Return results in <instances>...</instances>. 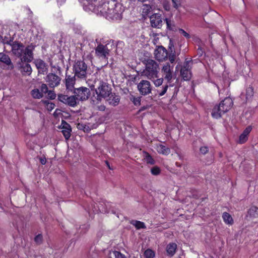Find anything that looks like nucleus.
Here are the masks:
<instances>
[{
    "label": "nucleus",
    "mask_w": 258,
    "mask_h": 258,
    "mask_svg": "<svg viewBox=\"0 0 258 258\" xmlns=\"http://www.w3.org/2000/svg\"><path fill=\"white\" fill-rule=\"evenodd\" d=\"M3 43L7 44L11 46V51L13 55L18 57L22 62H31L34 59L33 51L36 45L31 43L25 46L19 41H13V39L5 41V38Z\"/></svg>",
    "instance_id": "nucleus-1"
},
{
    "label": "nucleus",
    "mask_w": 258,
    "mask_h": 258,
    "mask_svg": "<svg viewBox=\"0 0 258 258\" xmlns=\"http://www.w3.org/2000/svg\"><path fill=\"white\" fill-rule=\"evenodd\" d=\"M233 104V100L230 97H226L221 101L218 105H216L213 109L211 115L213 117L218 119L222 114L228 111Z\"/></svg>",
    "instance_id": "nucleus-2"
},
{
    "label": "nucleus",
    "mask_w": 258,
    "mask_h": 258,
    "mask_svg": "<svg viewBox=\"0 0 258 258\" xmlns=\"http://www.w3.org/2000/svg\"><path fill=\"white\" fill-rule=\"evenodd\" d=\"M144 63L146 65V69L144 73L149 79H154L158 78L159 72V65L153 59H145Z\"/></svg>",
    "instance_id": "nucleus-3"
},
{
    "label": "nucleus",
    "mask_w": 258,
    "mask_h": 258,
    "mask_svg": "<svg viewBox=\"0 0 258 258\" xmlns=\"http://www.w3.org/2000/svg\"><path fill=\"white\" fill-rule=\"evenodd\" d=\"M73 71L78 78L86 79L88 72V65L84 60H77L73 65Z\"/></svg>",
    "instance_id": "nucleus-4"
},
{
    "label": "nucleus",
    "mask_w": 258,
    "mask_h": 258,
    "mask_svg": "<svg viewBox=\"0 0 258 258\" xmlns=\"http://www.w3.org/2000/svg\"><path fill=\"white\" fill-rule=\"evenodd\" d=\"M95 91L97 95L96 99L101 101L102 99H106L107 96L110 95L112 88L107 83L101 81L99 86L95 89Z\"/></svg>",
    "instance_id": "nucleus-5"
},
{
    "label": "nucleus",
    "mask_w": 258,
    "mask_h": 258,
    "mask_svg": "<svg viewBox=\"0 0 258 258\" xmlns=\"http://www.w3.org/2000/svg\"><path fill=\"white\" fill-rule=\"evenodd\" d=\"M108 3H102L101 4L96 6L92 3H90L88 1L83 3L84 9L86 11H91L93 12H99L101 13H108L111 14L110 11L108 9Z\"/></svg>",
    "instance_id": "nucleus-6"
},
{
    "label": "nucleus",
    "mask_w": 258,
    "mask_h": 258,
    "mask_svg": "<svg viewBox=\"0 0 258 258\" xmlns=\"http://www.w3.org/2000/svg\"><path fill=\"white\" fill-rule=\"evenodd\" d=\"M71 93H73L79 103V101L87 100L91 96V91L89 88L86 87L75 88Z\"/></svg>",
    "instance_id": "nucleus-7"
},
{
    "label": "nucleus",
    "mask_w": 258,
    "mask_h": 258,
    "mask_svg": "<svg viewBox=\"0 0 258 258\" xmlns=\"http://www.w3.org/2000/svg\"><path fill=\"white\" fill-rule=\"evenodd\" d=\"M58 101L69 106L74 107L79 104L74 94L68 96L62 94H59L57 95Z\"/></svg>",
    "instance_id": "nucleus-8"
},
{
    "label": "nucleus",
    "mask_w": 258,
    "mask_h": 258,
    "mask_svg": "<svg viewBox=\"0 0 258 258\" xmlns=\"http://www.w3.org/2000/svg\"><path fill=\"white\" fill-rule=\"evenodd\" d=\"M61 78L55 73H49L45 78L46 82L50 88H54L59 85Z\"/></svg>",
    "instance_id": "nucleus-9"
},
{
    "label": "nucleus",
    "mask_w": 258,
    "mask_h": 258,
    "mask_svg": "<svg viewBox=\"0 0 258 258\" xmlns=\"http://www.w3.org/2000/svg\"><path fill=\"white\" fill-rule=\"evenodd\" d=\"M150 20L152 27L160 29L164 24L165 19L161 14L155 13L150 17Z\"/></svg>",
    "instance_id": "nucleus-10"
},
{
    "label": "nucleus",
    "mask_w": 258,
    "mask_h": 258,
    "mask_svg": "<svg viewBox=\"0 0 258 258\" xmlns=\"http://www.w3.org/2000/svg\"><path fill=\"white\" fill-rule=\"evenodd\" d=\"M173 64L170 65L169 62H166L161 69L162 76L168 83H170L173 78Z\"/></svg>",
    "instance_id": "nucleus-11"
},
{
    "label": "nucleus",
    "mask_w": 258,
    "mask_h": 258,
    "mask_svg": "<svg viewBox=\"0 0 258 258\" xmlns=\"http://www.w3.org/2000/svg\"><path fill=\"white\" fill-rule=\"evenodd\" d=\"M137 88L140 94L142 95L145 96L151 93V85L150 82L147 80H141L138 84Z\"/></svg>",
    "instance_id": "nucleus-12"
},
{
    "label": "nucleus",
    "mask_w": 258,
    "mask_h": 258,
    "mask_svg": "<svg viewBox=\"0 0 258 258\" xmlns=\"http://www.w3.org/2000/svg\"><path fill=\"white\" fill-rule=\"evenodd\" d=\"M156 59L162 61L168 58V51L163 46H159L154 51Z\"/></svg>",
    "instance_id": "nucleus-13"
},
{
    "label": "nucleus",
    "mask_w": 258,
    "mask_h": 258,
    "mask_svg": "<svg viewBox=\"0 0 258 258\" xmlns=\"http://www.w3.org/2000/svg\"><path fill=\"white\" fill-rule=\"evenodd\" d=\"M95 54L97 56L102 58H107L110 50L107 47V45L99 44L95 49Z\"/></svg>",
    "instance_id": "nucleus-14"
},
{
    "label": "nucleus",
    "mask_w": 258,
    "mask_h": 258,
    "mask_svg": "<svg viewBox=\"0 0 258 258\" xmlns=\"http://www.w3.org/2000/svg\"><path fill=\"white\" fill-rule=\"evenodd\" d=\"M34 63L38 70V73L39 74L44 75L47 73L48 66L42 59H37L35 60Z\"/></svg>",
    "instance_id": "nucleus-15"
},
{
    "label": "nucleus",
    "mask_w": 258,
    "mask_h": 258,
    "mask_svg": "<svg viewBox=\"0 0 258 258\" xmlns=\"http://www.w3.org/2000/svg\"><path fill=\"white\" fill-rule=\"evenodd\" d=\"M76 77H77V76H75V74L73 76H72L71 75H69L66 73L64 83L66 90L68 92H71L75 88L74 86L76 83Z\"/></svg>",
    "instance_id": "nucleus-16"
},
{
    "label": "nucleus",
    "mask_w": 258,
    "mask_h": 258,
    "mask_svg": "<svg viewBox=\"0 0 258 258\" xmlns=\"http://www.w3.org/2000/svg\"><path fill=\"white\" fill-rule=\"evenodd\" d=\"M59 128L62 130L61 132L63 134L65 139L68 140L71 137L72 132V128L70 124L66 121L62 120Z\"/></svg>",
    "instance_id": "nucleus-17"
},
{
    "label": "nucleus",
    "mask_w": 258,
    "mask_h": 258,
    "mask_svg": "<svg viewBox=\"0 0 258 258\" xmlns=\"http://www.w3.org/2000/svg\"><path fill=\"white\" fill-rule=\"evenodd\" d=\"M0 62L7 66L8 70H12L14 68L10 56L3 52H0Z\"/></svg>",
    "instance_id": "nucleus-18"
},
{
    "label": "nucleus",
    "mask_w": 258,
    "mask_h": 258,
    "mask_svg": "<svg viewBox=\"0 0 258 258\" xmlns=\"http://www.w3.org/2000/svg\"><path fill=\"white\" fill-rule=\"evenodd\" d=\"M108 103L113 106H117L120 101V96L114 93H110V95L106 98Z\"/></svg>",
    "instance_id": "nucleus-19"
},
{
    "label": "nucleus",
    "mask_w": 258,
    "mask_h": 258,
    "mask_svg": "<svg viewBox=\"0 0 258 258\" xmlns=\"http://www.w3.org/2000/svg\"><path fill=\"white\" fill-rule=\"evenodd\" d=\"M21 62L23 63L22 64H21V72L24 75H28L31 74L32 70L30 64L28 63L29 62H22L20 60Z\"/></svg>",
    "instance_id": "nucleus-20"
},
{
    "label": "nucleus",
    "mask_w": 258,
    "mask_h": 258,
    "mask_svg": "<svg viewBox=\"0 0 258 258\" xmlns=\"http://www.w3.org/2000/svg\"><path fill=\"white\" fill-rule=\"evenodd\" d=\"M177 245L175 243H170L167 245L166 252L169 256H172L175 253Z\"/></svg>",
    "instance_id": "nucleus-21"
},
{
    "label": "nucleus",
    "mask_w": 258,
    "mask_h": 258,
    "mask_svg": "<svg viewBox=\"0 0 258 258\" xmlns=\"http://www.w3.org/2000/svg\"><path fill=\"white\" fill-rule=\"evenodd\" d=\"M90 228V225L89 224H85L79 227V228L77 229V232L75 235H78L77 236H80L87 233Z\"/></svg>",
    "instance_id": "nucleus-22"
},
{
    "label": "nucleus",
    "mask_w": 258,
    "mask_h": 258,
    "mask_svg": "<svg viewBox=\"0 0 258 258\" xmlns=\"http://www.w3.org/2000/svg\"><path fill=\"white\" fill-rule=\"evenodd\" d=\"M180 75L184 81H188L191 78V73L189 70L181 69Z\"/></svg>",
    "instance_id": "nucleus-23"
},
{
    "label": "nucleus",
    "mask_w": 258,
    "mask_h": 258,
    "mask_svg": "<svg viewBox=\"0 0 258 258\" xmlns=\"http://www.w3.org/2000/svg\"><path fill=\"white\" fill-rule=\"evenodd\" d=\"M222 218L224 222L229 225H232L233 223V220L231 216L227 212H224L222 215Z\"/></svg>",
    "instance_id": "nucleus-24"
},
{
    "label": "nucleus",
    "mask_w": 258,
    "mask_h": 258,
    "mask_svg": "<svg viewBox=\"0 0 258 258\" xmlns=\"http://www.w3.org/2000/svg\"><path fill=\"white\" fill-rule=\"evenodd\" d=\"M130 223L135 226L136 229H145L146 228V226L145 223L143 222L138 221V220H132L130 222Z\"/></svg>",
    "instance_id": "nucleus-25"
},
{
    "label": "nucleus",
    "mask_w": 258,
    "mask_h": 258,
    "mask_svg": "<svg viewBox=\"0 0 258 258\" xmlns=\"http://www.w3.org/2000/svg\"><path fill=\"white\" fill-rule=\"evenodd\" d=\"M31 95L34 99H40L43 97V94L41 93L39 89H34L31 91Z\"/></svg>",
    "instance_id": "nucleus-26"
},
{
    "label": "nucleus",
    "mask_w": 258,
    "mask_h": 258,
    "mask_svg": "<svg viewBox=\"0 0 258 258\" xmlns=\"http://www.w3.org/2000/svg\"><path fill=\"white\" fill-rule=\"evenodd\" d=\"M157 150L159 153L166 155L169 154L170 153V149L163 145L158 146Z\"/></svg>",
    "instance_id": "nucleus-27"
},
{
    "label": "nucleus",
    "mask_w": 258,
    "mask_h": 258,
    "mask_svg": "<svg viewBox=\"0 0 258 258\" xmlns=\"http://www.w3.org/2000/svg\"><path fill=\"white\" fill-rule=\"evenodd\" d=\"M248 214L250 217H258V208L252 206L248 211Z\"/></svg>",
    "instance_id": "nucleus-28"
},
{
    "label": "nucleus",
    "mask_w": 258,
    "mask_h": 258,
    "mask_svg": "<svg viewBox=\"0 0 258 258\" xmlns=\"http://www.w3.org/2000/svg\"><path fill=\"white\" fill-rule=\"evenodd\" d=\"M165 21L166 22L167 28L171 31L175 30V26L172 23L171 21L167 18L165 19Z\"/></svg>",
    "instance_id": "nucleus-29"
},
{
    "label": "nucleus",
    "mask_w": 258,
    "mask_h": 258,
    "mask_svg": "<svg viewBox=\"0 0 258 258\" xmlns=\"http://www.w3.org/2000/svg\"><path fill=\"white\" fill-rule=\"evenodd\" d=\"M176 53L175 50H171L170 52H168V58L171 63H173L175 59Z\"/></svg>",
    "instance_id": "nucleus-30"
},
{
    "label": "nucleus",
    "mask_w": 258,
    "mask_h": 258,
    "mask_svg": "<svg viewBox=\"0 0 258 258\" xmlns=\"http://www.w3.org/2000/svg\"><path fill=\"white\" fill-rule=\"evenodd\" d=\"M144 256L146 258H153L155 256V252L150 249H147L144 252Z\"/></svg>",
    "instance_id": "nucleus-31"
},
{
    "label": "nucleus",
    "mask_w": 258,
    "mask_h": 258,
    "mask_svg": "<svg viewBox=\"0 0 258 258\" xmlns=\"http://www.w3.org/2000/svg\"><path fill=\"white\" fill-rule=\"evenodd\" d=\"M168 87L169 86L167 84H166L163 86L161 90L160 89H158L157 90V92L158 93L159 96H162L163 95H164L166 93Z\"/></svg>",
    "instance_id": "nucleus-32"
},
{
    "label": "nucleus",
    "mask_w": 258,
    "mask_h": 258,
    "mask_svg": "<svg viewBox=\"0 0 258 258\" xmlns=\"http://www.w3.org/2000/svg\"><path fill=\"white\" fill-rule=\"evenodd\" d=\"M77 128L80 130H82L84 132H88L90 131L89 127L83 123H79L77 126Z\"/></svg>",
    "instance_id": "nucleus-33"
},
{
    "label": "nucleus",
    "mask_w": 258,
    "mask_h": 258,
    "mask_svg": "<svg viewBox=\"0 0 258 258\" xmlns=\"http://www.w3.org/2000/svg\"><path fill=\"white\" fill-rule=\"evenodd\" d=\"M131 100L132 101V102L134 103V104L135 105L139 106L141 104V97H135L132 96L131 98Z\"/></svg>",
    "instance_id": "nucleus-34"
},
{
    "label": "nucleus",
    "mask_w": 258,
    "mask_h": 258,
    "mask_svg": "<svg viewBox=\"0 0 258 258\" xmlns=\"http://www.w3.org/2000/svg\"><path fill=\"white\" fill-rule=\"evenodd\" d=\"M253 94V88L251 87L247 88L246 91V98L248 99L250 98Z\"/></svg>",
    "instance_id": "nucleus-35"
},
{
    "label": "nucleus",
    "mask_w": 258,
    "mask_h": 258,
    "mask_svg": "<svg viewBox=\"0 0 258 258\" xmlns=\"http://www.w3.org/2000/svg\"><path fill=\"white\" fill-rule=\"evenodd\" d=\"M46 93L47 94V98L49 99L53 100L56 97V95L53 90H48Z\"/></svg>",
    "instance_id": "nucleus-36"
},
{
    "label": "nucleus",
    "mask_w": 258,
    "mask_h": 258,
    "mask_svg": "<svg viewBox=\"0 0 258 258\" xmlns=\"http://www.w3.org/2000/svg\"><path fill=\"white\" fill-rule=\"evenodd\" d=\"M39 90L40 92L42 93L43 94H46V93L48 91L47 85L44 83L42 84Z\"/></svg>",
    "instance_id": "nucleus-37"
},
{
    "label": "nucleus",
    "mask_w": 258,
    "mask_h": 258,
    "mask_svg": "<svg viewBox=\"0 0 258 258\" xmlns=\"http://www.w3.org/2000/svg\"><path fill=\"white\" fill-rule=\"evenodd\" d=\"M146 161L147 163L150 164H154V160L152 158L151 156L148 154V153H146Z\"/></svg>",
    "instance_id": "nucleus-38"
},
{
    "label": "nucleus",
    "mask_w": 258,
    "mask_h": 258,
    "mask_svg": "<svg viewBox=\"0 0 258 258\" xmlns=\"http://www.w3.org/2000/svg\"><path fill=\"white\" fill-rule=\"evenodd\" d=\"M34 241L37 244H40L43 241V236L42 234H39L34 238Z\"/></svg>",
    "instance_id": "nucleus-39"
},
{
    "label": "nucleus",
    "mask_w": 258,
    "mask_h": 258,
    "mask_svg": "<svg viewBox=\"0 0 258 258\" xmlns=\"http://www.w3.org/2000/svg\"><path fill=\"white\" fill-rule=\"evenodd\" d=\"M160 169L157 166H154L151 169V173L154 175H158L160 173Z\"/></svg>",
    "instance_id": "nucleus-40"
},
{
    "label": "nucleus",
    "mask_w": 258,
    "mask_h": 258,
    "mask_svg": "<svg viewBox=\"0 0 258 258\" xmlns=\"http://www.w3.org/2000/svg\"><path fill=\"white\" fill-rule=\"evenodd\" d=\"M112 253L114 255L115 258H126L124 254L121 253L119 251L114 250L112 251Z\"/></svg>",
    "instance_id": "nucleus-41"
},
{
    "label": "nucleus",
    "mask_w": 258,
    "mask_h": 258,
    "mask_svg": "<svg viewBox=\"0 0 258 258\" xmlns=\"http://www.w3.org/2000/svg\"><path fill=\"white\" fill-rule=\"evenodd\" d=\"M248 139V137L245 135L241 134L239 137V143L240 144H243L246 142Z\"/></svg>",
    "instance_id": "nucleus-42"
},
{
    "label": "nucleus",
    "mask_w": 258,
    "mask_h": 258,
    "mask_svg": "<svg viewBox=\"0 0 258 258\" xmlns=\"http://www.w3.org/2000/svg\"><path fill=\"white\" fill-rule=\"evenodd\" d=\"M209 152V148L207 146H202L200 148L201 154L205 155Z\"/></svg>",
    "instance_id": "nucleus-43"
},
{
    "label": "nucleus",
    "mask_w": 258,
    "mask_h": 258,
    "mask_svg": "<svg viewBox=\"0 0 258 258\" xmlns=\"http://www.w3.org/2000/svg\"><path fill=\"white\" fill-rule=\"evenodd\" d=\"M163 78L157 79L154 81V83L156 87H159L162 84Z\"/></svg>",
    "instance_id": "nucleus-44"
},
{
    "label": "nucleus",
    "mask_w": 258,
    "mask_h": 258,
    "mask_svg": "<svg viewBox=\"0 0 258 258\" xmlns=\"http://www.w3.org/2000/svg\"><path fill=\"white\" fill-rule=\"evenodd\" d=\"M252 130V127L251 126H248L246 127V128L243 131V135H245L246 136H248V134L250 133Z\"/></svg>",
    "instance_id": "nucleus-45"
},
{
    "label": "nucleus",
    "mask_w": 258,
    "mask_h": 258,
    "mask_svg": "<svg viewBox=\"0 0 258 258\" xmlns=\"http://www.w3.org/2000/svg\"><path fill=\"white\" fill-rule=\"evenodd\" d=\"M168 49L169 52H170L171 50H175L173 41L172 39H170L169 40Z\"/></svg>",
    "instance_id": "nucleus-46"
},
{
    "label": "nucleus",
    "mask_w": 258,
    "mask_h": 258,
    "mask_svg": "<svg viewBox=\"0 0 258 258\" xmlns=\"http://www.w3.org/2000/svg\"><path fill=\"white\" fill-rule=\"evenodd\" d=\"M180 33L182 34L186 38H190V35L187 33L186 32H185L183 29H179V30Z\"/></svg>",
    "instance_id": "nucleus-47"
},
{
    "label": "nucleus",
    "mask_w": 258,
    "mask_h": 258,
    "mask_svg": "<svg viewBox=\"0 0 258 258\" xmlns=\"http://www.w3.org/2000/svg\"><path fill=\"white\" fill-rule=\"evenodd\" d=\"M55 105L54 103H52V102H50L49 104L47 105V106H46V108L47 109V110L49 111H51L52 109H54V108L55 107Z\"/></svg>",
    "instance_id": "nucleus-48"
},
{
    "label": "nucleus",
    "mask_w": 258,
    "mask_h": 258,
    "mask_svg": "<svg viewBox=\"0 0 258 258\" xmlns=\"http://www.w3.org/2000/svg\"><path fill=\"white\" fill-rule=\"evenodd\" d=\"M204 53V50L201 47H199L197 49V55L199 57H201Z\"/></svg>",
    "instance_id": "nucleus-49"
},
{
    "label": "nucleus",
    "mask_w": 258,
    "mask_h": 258,
    "mask_svg": "<svg viewBox=\"0 0 258 258\" xmlns=\"http://www.w3.org/2000/svg\"><path fill=\"white\" fill-rule=\"evenodd\" d=\"M191 61H192L191 60H186L185 62H184L183 67L181 69H187V70H189V63Z\"/></svg>",
    "instance_id": "nucleus-50"
},
{
    "label": "nucleus",
    "mask_w": 258,
    "mask_h": 258,
    "mask_svg": "<svg viewBox=\"0 0 258 258\" xmlns=\"http://www.w3.org/2000/svg\"><path fill=\"white\" fill-rule=\"evenodd\" d=\"M145 8L143 9V12L147 14L150 11L151 7L149 5H145Z\"/></svg>",
    "instance_id": "nucleus-51"
},
{
    "label": "nucleus",
    "mask_w": 258,
    "mask_h": 258,
    "mask_svg": "<svg viewBox=\"0 0 258 258\" xmlns=\"http://www.w3.org/2000/svg\"><path fill=\"white\" fill-rule=\"evenodd\" d=\"M52 67L54 69H56L57 72L56 73V74H58V75H60L61 74V69L60 67L57 66H53Z\"/></svg>",
    "instance_id": "nucleus-52"
},
{
    "label": "nucleus",
    "mask_w": 258,
    "mask_h": 258,
    "mask_svg": "<svg viewBox=\"0 0 258 258\" xmlns=\"http://www.w3.org/2000/svg\"><path fill=\"white\" fill-rule=\"evenodd\" d=\"M40 162L42 165H45L46 163V159L45 157L40 158Z\"/></svg>",
    "instance_id": "nucleus-53"
},
{
    "label": "nucleus",
    "mask_w": 258,
    "mask_h": 258,
    "mask_svg": "<svg viewBox=\"0 0 258 258\" xmlns=\"http://www.w3.org/2000/svg\"><path fill=\"white\" fill-rule=\"evenodd\" d=\"M41 102L43 103V104H44L45 105V106L46 107L47 106L48 104H49L50 102L48 101V100H41Z\"/></svg>",
    "instance_id": "nucleus-54"
},
{
    "label": "nucleus",
    "mask_w": 258,
    "mask_h": 258,
    "mask_svg": "<svg viewBox=\"0 0 258 258\" xmlns=\"http://www.w3.org/2000/svg\"><path fill=\"white\" fill-rule=\"evenodd\" d=\"M172 3H173V7L176 8V9H177L178 5L176 3V0H172Z\"/></svg>",
    "instance_id": "nucleus-55"
},
{
    "label": "nucleus",
    "mask_w": 258,
    "mask_h": 258,
    "mask_svg": "<svg viewBox=\"0 0 258 258\" xmlns=\"http://www.w3.org/2000/svg\"><path fill=\"white\" fill-rule=\"evenodd\" d=\"M178 92V88H177V87H175L174 93L173 95V97H174V96L177 95Z\"/></svg>",
    "instance_id": "nucleus-56"
},
{
    "label": "nucleus",
    "mask_w": 258,
    "mask_h": 258,
    "mask_svg": "<svg viewBox=\"0 0 258 258\" xmlns=\"http://www.w3.org/2000/svg\"><path fill=\"white\" fill-rule=\"evenodd\" d=\"M99 108L100 110L103 111L105 110V106L104 105H101L100 106H99Z\"/></svg>",
    "instance_id": "nucleus-57"
},
{
    "label": "nucleus",
    "mask_w": 258,
    "mask_h": 258,
    "mask_svg": "<svg viewBox=\"0 0 258 258\" xmlns=\"http://www.w3.org/2000/svg\"><path fill=\"white\" fill-rule=\"evenodd\" d=\"M105 163H106V165L107 166V167H108V168H109V169H111V170H112V169H113V168H111V167L110 166L109 163V162H108L107 161H105Z\"/></svg>",
    "instance_id": "nucleus-58"
},
{
    "label": "nucleus",
    "mask_w": 258,
    "mask_h": 258,
    "mask_svg": "<svg viewBox=\"0 0 258 258\" xmlns=\"http://www.w3.org/2000/svg\"><path fill=\"white\" fill-rule=\"evenodd\" d=\"M147 108V106H142L140 109V111H143V110H146V109Z\"/></svg>",
    "instance_id": "nucleus-59"
},
{
    "label": "nucleus",
    "mask_w": 258,
    "mask_h": 258,
    "mask_svg": "<svg viewBox=\"0 0 258 258\" xmlns=\"http://www.w3.org/2000/svg\"><path fill=\"white\" fill-rule=\"evenodd\" d=\"M4 40V38H3V36L0 35V42H2Z\"/></svg>",
    "instance_id": "nucleus-60"
},
{
    "label": "nucleus",
    "mask_w": 258,
    "mask_h": 258,
    "mask_svg": "<svg viewBox=\"0 0 258 258\" xmlns=\"http://www.w3.org/2000/svg\"><path fill=\"white\" fill-rule=\"evenodd\" d=\"M176 165L177 166V167H180L181 166V164L178 163V162H176Z\"/></svg>",
    "instance_id": "nucleus-61"
},
{
    "label": "nucleus",
    "mask_w": 258,
    "mask_h": 258,
    "mask_svg": "<svg viewBox=\"0 0 258 258\" xmlns=\"http://www.w3.org/2000/svg\"><path fill=\"white\" fill-rule=\"evenodd\" d=\"M193 197L196 199H198L199 198V197L197 195H193Z\"/></svg>",
    "instance_id": "nucleus-62"
},
{
    "label": "nucleus",
    "mask_w": 258,
    "mask_h": 258,
    "mask_svg": "<svg viewBox=\"0 0 258 258\" xmlns=\"http://www.w3.org/2000/svg\"><path fill=\"white\" fill-rule=\"evenodd\" d=\"M99 210L100 211H102V212H106V211H105V210H103L102 209H100V208H99Z\"/></svg>",
    "instance_id": "nucleus-63"
},
{
    "label": "nucleus",
    "mask_w": 258,
    "mask_h": 258,
    "mask_svg": "<svg viewBox=\"0 0 258 258\" xmlns=\"http://www.w3.org/2000/svg\"><path fill=\"white\" fill-rule=\"evenodd\" d=\"M4 38H5V41L8 40V38L6 36Z\"/></svg>",
    "instance_id": "nucleus-64"
}]
</instances>
